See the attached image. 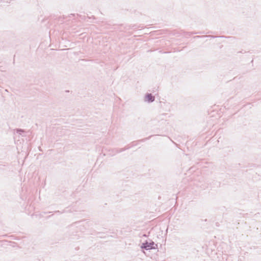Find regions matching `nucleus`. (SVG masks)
Listing matches in <instances>:
<instances>
[{
	"instance_id": "f257e3e1",
	"label": "nucleus",
	"mask_w": 261,
	"mask_h": 261,
	"mask_svg": "<svg viewBox=\"0 0 261 261\" xmlns=\"http://www.w3.org/2000/svg\"><path fill=\"white\" fill-rule=\"evenodd\" d=\"M155 246H157V245L154 243L152 241H150V242H148L147 241H146L144 243H143L141 246V248L142 249H144L146 250L153 249L155 248Z\"/></svg>"
},
{
	"instance_id": "f03ea898",
	"label": "nucleus",
	"mask_w": 261,
	"mask_h": 261,
	"mask_svg": "<svg viewBox=\"0 0 261 261\" xmlns=\"http://www.w3.org/2000/svg\"><path fill=\"white\" fill-rule=\"evenodd\" d=\"M155 100L154 97L151 93H147L145 95V100L148 102H152Z\"/></svg>"
},
{
	"instance_id": "7ed1b4c3",
	"label": "nucleus",
	"mask_w": 261,
	"mask_h": 261,
	"mask_svg": "<svg viewBox=\"0 0 261 261\" xmlns=\"http://www.w3.org/2000/svg\"><path fill=\"white\" fill-rule=\"evenodd\" d=\"M15 130L19 135H21L22 136H24L22 134L24 133V130L20 128H17Z\"/></svg>"
},
{
	"instance_id": "20e7f679",
	"label": "nucleus",
	"mask_w": 261,
	"mask_h": 261,
	"mask_svg": "<svg viewBox=\"0 0 261 261\" xmlns=\"http://www.w3.org/2000/svg\"><path fill=\"white\" fill-rule=\"evenodd\" d=\"M124 150V149H123V148H121L120 149H117L116 152L117 153L121 152H122V151H123Z\"/></svg>"
},
{
	"instance_id": "39448f33",
	"label": "nucleus",
	"mask_w": 261,
	"mask_h": 261,
	"mask_svg": "<svg viewBox=\"0 0 261 261\" xmlns=\"http://www.w3.org/2000/svg\"><path fill=\"white\" fill-rule=\"evenodd\" d=\"M55 212H56V213H61V212H60L59 211H56Z\"/></svg>"
},
{
	"instance_id": "423d86ee",
	"label": "nucleus",
	"mask_w": 261,
	"mask_h": 261,
	"mask_svg": "<svg viewBox=\"0 0 261 261\" xmlns=\"http://www.w3.org/2000/svg\"><path fill=\"white\" fill-rule=\"evenodd\" d=\"M143 236L145 237H146L147 235L146 234H144Z\"/></svg>"
}]
</instances>
